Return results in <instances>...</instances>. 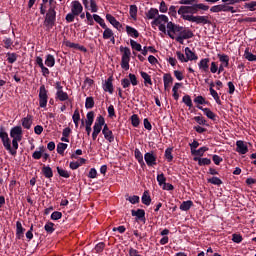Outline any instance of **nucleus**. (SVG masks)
<instances>
[{
  "mask_svg": "<svg viewBox=\"0 0 256 256\" xmlns=\"http://www.w3.org/2000/svg\"><path fill=\"white\" fill-rule=\"evenodd\" d=\"M132 217H137V219H144L145 218V210L138 209V210H132Z\"/></svg>",
  "mask_w": 256,
  "mask_h": 256,
  "instance_id": "nucleus-34",
  "label": "nucleus"
},
{
  "mask_svg": "<svg viewBox=\"0 0 256 256\" xmlns=\"http://www.w3.org/2000/svg\"><path fill=\"white\" fill-rule=\"evenodd\" d=\"M194 121H196V123H198V125H206L207 126V120H205V118H203L202 116H195Z\"/></svg>",
  "mask_w": 256,
  "mask_h": 256,
  "instance_id": "nucleus-58",
  "label": "nucleus"
},
{
  "mask_svg": "<svg viewBox=\"0 0 256 256\" xmlns=\"http://www.w3.org/2000/svg\"><path fill=\"white\" fill-rule=\"evenodd\" d=\"M46 67H55V56L48 54L45 59Z\"/></svg>",
  "mask_w": 256,
  "mask_h": 256,
  "instance_id": "nucleus-29",
  "label": "nucleus"
},
{
  "mask_svg": "<svg viewBox=\"0 0 256 256\" xmlns=\"http://www.w3.org/2000/svg\"><path fill=\"white\" fill-rule=\"evenodd\" d=\"M193 207V201L191 200H187L182 202V204L180 205V210L181 211H189V209H191Z\"/></svg>",
  "mask_w": 256,
  "mask_h": 256,
  "instance_id": "nucleus-30",
  "label": "nucleus"
},
{
  "mask_svg": "<svg viewBox=\"0 0 256 256\" xmlns=\"http://www.w3.org/2000/svg\"><path fill=\"white\" fill-rule=\"evenodd\" d=\"M61 217H63V214L59 211H55L51 214V219L53 221H59V219H61Z\"/></svg>",
  "mask_w": 256,
  "mask_h": 256,
  "instance_id": "nucleus-59",
  "label": "nucleus"
},
{
  "mask_svg": "<svg viewBox=\"0 0 256 256\" xmlns=\"http://www.w3.org/2000/svg\"><path fill=\"white\" fill-rule=\"evenodd\" d=\"M244 59H246L247 61H256V55H254L253 53H251L249 51V48H246L244 51Z\"/></svg>",
  "mask_w": 256,
  "mask_h": 256,
  "instance_id": "nucleus-32",
  "label": "nucleus"
},
{
  "mask_svg": "<svg viewBox=\"0 0 256 256\" xmlns=\"http://www.w3.org/2000/svg\"><path fill=\"white\" fill-rule=\"evenodd\" d=\"M194 103H196V105H205L207 104V101L205 100V98L203 96H197L196 98H194Z\"/></svg>",
  "mask_w": 256,
  "mask_h": 256,
  "instance_id": "nucleus-51",
  "label": "nucleus"
},
{
  "mask_svg": "<svg viewBox=\"0 0 256 256\" xmlns=\"http://www.w3.org/2000/svg\"><path fill=\"white\" fill-rule=\"evenodd\" d=\"M176 56H177L178 61H180L181 63H188L187 57H185V54H183L181 51H177Z\"/></svg>",
  "mask_w": 256,
  "mask_h": 256,
  "instance_id": "nucleus-55",
  "label": "nucleus"
},
{
  "mask_svg": "<svg viewBox=\"0 0 256 256\" xmlns=\"http://www.w3.org/2000/svg\"><path fill=\"white\" fill-rule=\"evenodd\" d=\"M57 173L60 177H64V179H69L71 177V173H69V171L61 168V167H57Z\"/></svg>",
  "mask_w": 256,
  "mask_h": 256,
  "instance_id": "nucleus-31",
  "label": "nucleus"
},
{
  "mask_svg": "<svg viewBox=\"0 0 256 256\" xmlns=\"http://www.w3.org/2000/svg\"><path fill=\"white\" fill-rule=\"evenodd\" d=\"M144 161H146L148 167H153L157 165V156L153 152H147L144 154Z\"/></svg>",
  "mask_w": 256,
  "mask_h": 256,
  "instance_id": "nucleus-12",
  "label": "nucleus"
},
{
  "mask_svg": "<svg viewBox=\"0 0 256 256\" xmlns=\"http://www.w3.org/2000/svg\"><path fill=\"white\" fill-rule=\"evenodd\" d=\"M199 3V0H180V5H197Z\"/></svg>",
  "mask_w": 256,
  "mask_h": 256,
  "instance_id": "nucleus-52",
  "label": "nucleus"
},
{
  "mask_svg": "<svg viewBox=\"0 0 256 256\" xmlns=\"http://www.w3.org/2000/svg\"><path fill=\"white\" fill-rule=\"evenodd\" d=\"M90 11L91 13H97L99 11V7H97V2L95 0H90Z\"/></svg>",
  "mask_w": 256,
  "mask_h": 256,
  "instance_id": "nucleus-54",
  "label": "nucleus"
},
{
  "mask_svg": "<svg viewBox=\"0 0 256 256\" xmlns=\"http://www.w3.org/2000/svg\"><path fill=\"white\" fill-rule=\"evenodd\" d=\"M7 61L10 63V65H13L15 61H17V54L8 52L7 53Z\"/></svg>",
  "mask_w": 256,
  "mask_h": 256,
  "instance_id": "nucleus-44",
  "label": "nucleus"
},
{
  "mask_svg": "<svg viewBox=\"0 0 256 256\" xmlns=\"http://www.w3.org/2000/svg\"><path fill=\"white\" fill-rule=\"evenodd\" d=\"M23 233H25V229L23 228V225L20 221L16 222V236L18 239H21L23 237Z\"/></svg>",
  "mask_w": 256,
  "mask_h": 256,
  "instance_id": "nucleus-27",
  "label": "nucleus"
},
{
  "mask_svg": "<svg viewBox=\"0 0 256 256\" xmlns=\"http://www.w3.org/2000/svg\"><path fill=\"white\" fill-rule=\"evenodd\" d=\"M93 19L96 23H99L102 29L107 27V24H105V20H103V18H101V16H99L98 14H93Z\"/></svg>",
  "mask_w": 256,
  "mask_h": 256,
  "instance_id": "nucleus-39",
  "label": "nucleus"
},
{
  "mask_svg": "<svg viewBox=\"0 0 256 256\" xmlns=\"http://www.w3.org/2000/svg\"><path fill=\"white\" fill-rule=\"evenodd\" d=\"M218 59L224 65V67H229V57L227 54H218Z\"/></svg>",
  "mask_w": 256,
  "mask_h": 256,
  "instance_id": "nucleus-33",
  "label": "nucleus"
},
{
  "mask_svg": "<svg viewBox=\"0 0 256 256\" xmlns=\"http://www.w3.org/2000/svg\"><path fill=\"white\" fill-rule=\"evenodd\" d=\"M102 134L104 135V139H106L108 143H113V141H115V136L113 135V131L109 129V126H107V124L104 125L102 129Z\"/></svg>",
  "mask_w": 256,
  "mask_h": 256,
  "instance_id": "nucleus-13",
  "label": "nucleus"
},
{
  "mask_svg": "<svg viewBox=\"0 0 256 256\" xmlns=\"http://www.w3.org/2000/svg\"><path fill=\"white\" fill-rule=\"evenodd\" d=\"M126 33L129 35V37H134V39L139 37V31L131 26H126Z\"/></svg>",
  "mask_w": 256,
  "mask_h": 256,
  "instance_id": "nucleus-24",
  "label": "nucleus"
},
{
  "mask_svg": "<svg viewBox=\"0 0 256 256\" xmlns=\"http://www.w3.org/2000/svg\"><path fill=\"white\" fill-rule=\"evenodd\" d=\"M56 20H57V12L55 11V6H50L44 20V27H46V31H51V29L55 27Z\"/></svg>",
  "mask_w": 256,
  "mask_h": 256,
  "instance_id": "nucleus-3",
  "label": "nucleus"
},
{
  "mask_svg": "<svg viewBox=\"0 0 256 256\" xmlns=\"http://www.w3.org/2000/svg\"><path fill=\"white\" fill-rule=\"evenodd\" d=\"M184 53L186 55L187 62H189V61H197V59H199L197 54H195V52L191 51V48H189V47H186L184 49Z\"/></svg>",
  "mask_w": 256,
  "mask_h": 256,
  "instance_id": "nucleus-18",
  "label": "nucleus"
},
{
  "mask_svg": "<svg viewBox=\"0 0 256 256\" xmlns=\"http://www.w3.org/2000/svg\"><path fill=\"white\" fill-rule=\"evenodd\" d=\"M142 203L144 205H151V196H149V192L145 191L142 195Z\"/></svg>",
  "mask_w": 256,
  "mask_h": 256,
  "instance_id": "nucleus-41",
  "label": "nucleus"
},
{
  "mask_svg": "<svg viewBox=\"0 0 256 256\" xmlns=\"http://www.w3.org/2000/svg\"><path fill=\"white\" fill-rule=\"evenodd\" d=\"M163 83L165 91H169L171 85H173V76H171V74H164Z\"/></svg>",
  "mask_w": 256,
  "mask_h": 256,
  "instance_id": "nucleus-17",
  "label": "nucleus"
},
{
  "mask_svg": "<svg viewBox=\"0 0 256 256\" xmlns=\"http://www.w3.org/2000/svg\"><path fill=\"white\" fill-rule=\"evenodd\" d=\"M168 14L170 17H177V7L176 6H170L168 9Z\"/></svg>",
  "mask_w": 256,
  "mask_h": 256,
  "instance_id": "nucleus-62",
  "label": "nucleus"
},
{
  "mask_svg": "<svg viewBox=\"0 0 256 256\" xmlns=\"http://www.w3.org/2000/svg\"><path fill=\"white\" fill-rule=\"evenodd\" d=\"M86 125H93V121H95V113L90 111L86 115Z\"/></svg>",
  "mask_w": 256,
  "mask_h": 256,
  "instance_id": "nucleus-40",
  "label": "nucleus"
},
{
  "mask_svg": "<svg viewBox=\"0 0 256 256\" xmlns=\"http://www.w3.org/2000/svg\"><path fill=\"white\" fill-rule=\"evenodd\" d=\"M10 137L12 139V149L17 151L20 141H23V128L21 126L12 127L10 129Z\"/></svg>",
  "mask_w": 256,
  "mask_h": 256,
  "instance_id": "nucleus-2",
  "label": "nucleus"
},
{
  "mask_svg": "<svg viewBox=\"0 0 256 256\" xmlns=\"http://www.w3.org/2000/svg\"><path fill=\"white\" fill-rule=\"evenodd\" d=\"M137 5H130V10H129V13H130V17L132 19H137Z\"/></svg>",
  "mask_w": 256,
  "mask_h": 256,
  "instance_id": "nucleus-43",
  "label": "nucleus"
},
{
  "mask_svg": "<svg viewBox=\"0 0 256 256\" xmlns=\"http://www.w3.org/2000/svg\"><path fill=\"white\" fill-rule=\"evenodd\" d=\"M55 99L58 101H68L69 100V94L65 91L56 92Z\"/></svg>",
  "mask_w": 256,
  "mask_h": 256,
  "instance_id": "nucleus-23",
  "label": "nucleus"
},
{
  "mask_svg": "<svg viewBox=\"0 0 256 256\" xmlns=\"http://www.w3.org/2000/svg\"><path fill=\"white\" fill-rule=\"evenodd\" d=\"M194 161H198V165L203 167L204 165H211V159L209 158H194Z\"/></svg>",
  "mask_w": 256,
  "mask_h": 256,
  "instance_id": "nucleus-35",
  "label": "nucleus"
},
{
  "mask_svg": "<svg viewBox=\"0 0 256 256\" xmlns=\"http://www.w3.org/2000/svg\"><path fill=\"white\" fill-rule=\"evenodd\" d=\"M55 224H53L52 222H47L44 226V229L46 231V233H53V231H55Z\"/></svg>",
  "mask_w": 256,
  "mask_h": 256,
  "instance_id": "nucleus-48",
  "label": "nucleus"
},
{
  "mask_svg": "<svg viewBox=\"0 0 256 256\" xmlns=\"http://www.w3.org/2000/svg\"><path fill=\"white\" fill-rule=\"evenodd\" d=\"M139 123H141V121L139 120V116L137 114L132 115L131 124L133 125V127H137Z\"/></svg>",
  "mask_w": 256,
  "mask_h": 256,
  "instance_id": "nucleus-56",
  "label": "nucleus"
},
{
  "mask_svg": "<svg viewBox=\"0 0 256 256\" xmlns=\"http://www.w3.org/2000/svg\"><path fill=\"white\" fill-rule=\"evenodd\" d=\"M75 17H77L76 14H73V12H70L66 15V21L67 23H73L75 21Z\"/></svg>",
  "mask_w": 256,
  "mask_h": 256,
  "instance_id": "nucleus-64",
  "label": "nucleus"
},
{
  "mask_svg": "<svg viewBox=\"0 0 256 256\" xmlns=\"http://www.w3.org/2000/svg\"><path fill=\"white\" fill-rule=\"evenodd\" d=\"M245 9H249V11H255L256 7V1H252L250 3H246L244 5Z\"/></svg>",
  "mask_w": 256,
  "mask_h": 256,
  "instance_id": "nucleus-63",
  "label": "nucleus"
},
{
  "mask_svg": "<svg viewBox=\"0 0 256 256\" xmlns=\"http://www.w3.org/2000/svg\"><path fill=\"white\" fill-rule=\"evenodd\" d=\"M102 88L106 93H110L113 95V77H109L105 82L102 84Z\"/></svg>",
  "mask_w": 256,
  "mask_h": 256,
  "instance_id": "nucleus-15",
  "label": "nucleus"
},
{
  "mask_svg": "<svg viewBox=\"0 0 256 256\" xmlns=\"http://www.w3.org/2000/svg\"><path fill=\"white\" fill-rule=\"evenodd\" d=\"M211 13H221L223 11V5H215L210 8Z\"/></svg>",
  "mask_w": 256,
  "mask_h": 256,
  "instance_id": "nucleus-61",
  "label": "nucleus"
},
{
  "mask_svg": "<svg viewBox=\"0 0 256 256\" xmlns=\"http://www.w3.org/2000/svg\"><path fill=\"white\" fill-rule=\"evenodd\" d=\"M86 109H93L95 107V100L93 97H87L85 102Z\"/></svg>",
  "mask_w": 256,
  "mask_h": 256,
  "instance_id": "nucleus-42",
  "label": "nucleus"
},
{
  "mask_svg": "<svg viewBox=\"0 0 256 256\" xmlns=\"http://www.w3.org/2000/svg\"><path fill=\"white\" fill-rule=\"evenodd\" d=\"M159 15V10L157 8H150L149 11L146 13L147 19H157Z\"/></svg>",
  "mask_w": 256,
  "mask_h": 256,
  "instance_id": "nucleus-22",
  "label": "nucleus"
},
{
  "mask_svg": "<svg viewBox=\"0 0 256 256\" xmlns=\"http://www.w3.org/2000/svg\"><path fill=\"white\" fill-rule=\"evenodd\" d=\"M106 19L115 27V29L121 31L123 25H121V22L117 21V19L113 15L106 14Z\"/></svg>",
  "mask_w": 256,
  "mask_h": 256,
  "instance_id": "nucleus-16",
  "label": "nucleus"
},
{
  "mask_svg": "<svg viewBox=\"0 0 256 256\" xmlns=\"http://www.w3.org/2000/svg\"><path fill=\"white\" fill-rule=\"evenodd\" d=\"M122 53L121 67L124 71H129V61H131V49L129 47H120Z\"/></svg>",
  "mask_w": 256,
  "mask_h": 256,
  "instance_id": "nucleus-6",
  "label": "nucleus"
},
{
  "mask_svg": "<svg viewBox=\"0 0 256 256\" xmlns=\"http://www.w3.org/2000/svg\"><path fill=\"white\" fill-rule=\"evenodd\" d=\"M198 67L200 71L207 73V71H209V58L201 59L200 62L198 63Z\"/></svg>",
  "mask_w": 256,
  "mask_h": 256,
  "instance_id": "nucleus-20",
  "label": "nucleus"
},
{
  "mask_svg": "<svg viewBox=\"0 0 256 256\" xmlns=\"http://www.w3.org/2000/svg\"><path fill=\"white\" fill-rule=\"evenodd\" d=\"M182 102L184 103V105L186 107H189V109H191L193 107V100H191V96H189V95L183 96Z\"/></svg>",
  "mask_w": 256,
  "mask_h": 256,
  "instance_id": "nucleus-38",
  "label": "nucleus"
},
{
  "mask_svg": "<svg viewBox=\"0 0 256 256\" xmlns=\"http://www.w3.org/2000/svg\"><path fill=\"white\" fill-rule=\"evenodd\" d=\"M70 7L71 13H73V15H76L77 17H79V15L83 13V4H81L79 0L72 1Z\"/></svg>",
  "mask_w": 256,
  "mask_h": 256,
  "instance_id": "nucleus-10",
  "label": "nucleus"
},
{
  "mask_svg": "<svg viewBox=\"0 0 256 256\" xmlns=\"http://www.w3.org/2000/svg\"><path fill=\"white\" fill-rule=\"evenodd\" d=\"M236 151L240 155H246V153L249 152V147L247 146V143L243 142V140H238L236 142Z\"/></svg>",
  "mask_w": 256,
  "mask_h": 256,
  "instance_id": "nucleus-14",
  "label": "nucleus"
},
{
  "mask_svg": "<svg viewBox=\"0 0 256 256\" xmlns=\"http://www.w3.org/2000/svg\"><path fill=\"white\" fill-rule=\"evenodd\" d=\"M140 75L142 79H144V85L147 87V85H153V81L151 80V76L147 74V72L141 71Z\"/></svg>",
  "mask_w": 256,
  "mask_h": 256,
  "instance_id": "nucleus-28",
  "label": "nucleus"
},
{
  "mask_svg": "<svg viewBox=\"0 0 256 256\" xmlns=\"http://www.w3.org/2000/svg\"><path fill=\"white\" fill-rule=\"evenodd\" d=\"M167 35L180 45H183L185 39H193V31L183 28V26H177L173 22L167 24Z\"/></svg>",
  "mask_w": 256,
  "mask_h": 256,
  "instance_id": "nucleus-1",
  "label": "nucleus"
},
{
  "mask_svg": "<svg viewBox=\"0 0 256 256\" xmlns=\"http://www.w3.org/2000/svg\"><path fill=\"white\" fill-rule=\"evenodd\" d=\"M165 158L167 159V161L169 163H171V161H173V149L172 148H167L165 150Z\"/></svg>",
  "mask_w": 256,
  "mask_h": 256,
  "instance_id": "nucleus-47",
  "label": "nucleus"
},
{
  "mask_svg": "<svg viewBox=\"0 0 256 256\" xmlns=\"http://www.w3.org/2000/svg\"><path fill=\"white\" fill-rule=\"evenodd\" d=\"M157 181H158V185L163 186L165 185L167 178H165V174L161 173L157 175Z\"/></svg>",
  "mask_w": 256,
  "mask_h": 256,
  "instance_id": "nucleus-49",
  "label": "nucleus"
},
{
  "mask_svg": "<svg viewBox=\"0 0 256 256\" xmlns=\"http://www.w3.org/2000/svg\"><path fill=\"white\" fill-rule=\"evenodd\" d=\"M167 25H169V17L165 14H158L157 17L152 21V25L158 26L161 33H167Z\"/></svg>",
  "mask_w": 256,
  "mask_h": 256,
  "instance_id": "nucleus-4",
  "label": "nucleus"
},
{
  "mask_svg": "<svg viewBox=\"0 0 256 256\" xmlns=\"http://www.w3.org/2000/svg\"><path fill=\"white\" fill-rule=\"evenodd\" d=\"M31 125H33L31 115H28L22 119V127H24V129H31Z\"/></svg>",
  "mask_w": 256,
  "mask_h": 256,
  "instance_id": "nucleus-21",
  "label": "nucleus"
},
{
  "mask_svg": "<svg viewBox=\"0 0 256 256\" xmlns=\"http://www.w3.org/2000/svg\"><path fill=\"white\" fill-rule=\"evenodd\" d=\"M186 21L190 23H196L197 25H209V16H186Z\"/></svg>",
  "mask_w": 256,
  "mask_h": 256,
  "instance_id": "nucleus-9",
  "label": "nucleus"
},
{
  "mask_svg": "<svg viewBox=\"0 0 256 256\" xmlns=\"http://www.w3.org/2000/svg\"><path fill=\"white\" fill-rule=\"evenodd\" d=\"M134 157L140 165H145V161L143 160V153H141V150L138 148L134 150Z\"/></svg>",
  "mask_w": 256,
  "mask_h": 256,
  "instance_id": "nucleus-26",
  "label": "nucleus"
},
{
  "mask_svg": "<svg viewBox=\"0 0 256 256\" xmlns=\"http://www.w3.org/2000/svg\"><path fill=\"white\" fill-rule=\"evenodd\" d=\"M159 11L160 13H167V11H169V8L167 7V3H165V1L160 2Z\"/></svg>",
  "mask_w": 256,
  "mask_h": 256,
  "instance_id": "nucleus-60",
  "label": "nucleus"
},
{
  "mask_svg": "<svg viewBox=\"0 0 256 256\" xmlns=\"http://www.w3.org/2000/svg\"><path fill=\"white\" fill-rule=\"evenodd\" d=\"M48 93L49 91L47 90V88H45V85H41L38 94L39 107H41V109H45V107H47V103L49 101Z\"/></svg>",
  "mask_w": 256,
  "mask_h": 256,
  "instance_id": "nucleus-8",
  "label": "nucleus"
},
{
  "mask_svg": "<svg viewBox=\"0 0 256 256\" xmlns=\"http://www.w3.org/2000/svg\"><path fill=\"white\" fill-rule=\"evenodd\" d=\"M103 125H105V118L100 115L97 117L96 122L93 126V133L99 135V133H101V130L103 129Z\"/></svg>",
  "mask_w": 256,
  "mask_h": 256,
  "instance_id": "nucleus-11",
  "label": "nucleus"
},
{
  "mask_svg": "<svg viewBox=\"0 0 256 256\" xmlns=\"http://www.w3.org/2000/svg\"><path fill=\"white\" fill-rule=\"evenodd\" d=\"M210 95L213 97V99L216 101L217 105H221V98L219 97V93L213 88H209Z\"/></svg>",
  "mask_w": 256,
  "mask_h": 256,
  "instance_id": "nucleus-36",
  "label": "nucleus"
},
{
  "mask_svg": "<svg viewBox=\"0 0 256 256\" xmlns=\"http://www.w3.org/2000/svg\"><path fill=\"white\" fill-rule=\"evenodd\" d=\"M130 45L135 51H142L141 44L137 43V41L130 40Z\"/></svg>",
  "mask_w": 256,
  "mask_h": 256,
  "instance_id": "nucleus-57",
  "label": "nucleus"
},
{
  "mask_svg": "<svg viewBox=\"0 0 256 256\" xmlns=\"http://www.w3.org/2000/svg\"><path fill=\"white\" fill-rule=\"evenodd\" d=\"M68 145L65 143H58L57 145V153L59 155H63V153H65V150L67 149Z\"/></svg>",
  "mask_w": 256,
  "mask_h": 256,
  "instance_id": "nucleus-45",
  "label": "nucleus"
},
{
  "mask_svg": "<svg viewBox=\"0 0 256 256\" xmlns=\"http://www.w3.org/2000/svg\"><path fill=\"white\" fill-rule=\"evenodd\" d=\"M195 13H197L196 4H193L192 6H180L178 10V15H181L184 21H187L186 17H194L193 15H195Z\"/></svg>",
  "mask_w": 256,
  "mask_h": 256,
  "instance_id": "nucleus-7",
  "label": "nucleus"
},
{
  "mask_svg": "<svg viewBox=\"0 0 256 256\" xmlns=\"http://www.w3.org/2000/svg\"><path fill=\"white\" fill-rule=\"evenodd\" d=\"M197 109H200V111H203L206 117H208V119H211L212 121H215V119L217 118V115H215L213 111H211V109L209 108H203V106H197Z\"/></svg>",
  "mask_w": 256,
  "mask_h": 256,
  "instance_id": "nucleus-19",
  "label": "nucleus"
},
{
  "mask_svg": "<svg viewBox=\"0 0 256 256\" xmlns=\"http://www.w3.org/2000/svg\"><path fill=\"white\" fill-rule=\"evenodd\" d=\"M104 29V32H103V39L107 40L109 39L110 37H113V35H115V33H113V30H111V28L105 26V28H102Z\"/></svg>",
  "mask_w": 256,
  "mask_h": 256,
  "instance_id": "nucleus-37",
  "label": "nucleus"
},
{
  "mask_svg": "<svg viewBox=\"0 0 256 256\" xmlns=\"http://www.w3.org/2000/svg\"><path fill=\"white\" fill-rule=\"evenodd\" d=\"M196 5V12L199 13V9L201 11H209V6L203 4V3H199L198 2L195 4Z\"/></svg>",
  "mask_w": 256,
  "mask_h": 256,
  "instance_id": "nucleus-53",
  "label": "nucleus"
},
{
  "mask_svg": "<svg viewBox=\"0 0 256 256\" xmlns=\"http://www.w3.org/2000/svg\"><path fill=\"white\" fill-rule=\"evenodd\" d=\"M0 139L6 151H9L10 155H17V151L11 148V140L9 139V134L5 131V128H0Z\"/></svg>",
  "mask_w": 256,
  "mask_h": 256,
  "instance_id": "nucleus-5",
  "label": "nucleus"
},
{
  "mask_svg": "<svg viewBox=\"0 0 256 256\" xmlns=\"http://www.w3.org/2000/svg\"><path fill=\"white\" fill-rule=\"evenodd\" d=\"M129 81H130V85H133V87H136V85H139V81H137V76H135V74H129Z\"/></svg>",
  "mask_w": 256,
  "mask_h": 256,
  "instance_id": "nucleus-50",
  "label": "nucleus"
},
{
  "mask_svg": "<svg viewBox=\"0 0 256 256\" xmlns=\"http://www.w3.org/2000/svg\"><path fill=\"white\" fill-rule=\"evenodd\" d=\"M208 183H211L212 185H223V181L219 177H212L207 179Z\"/></svg>",
  "mask_w": 256,
  "mask_h": 256,
  "instance_id": "nucleus-46",
  "label": "nucleus"
},
{
  "mask_svg": "<svg viewBox=\"0 0 256 256\" xmlns=\"http://www.w3.org/2000/svg\"><path fill=\"white\" fill-rule=\"evenodd\" d=\"M42 173L46 179H51V177H53V169H51V166H43Z\"/></svg>",
  "mask_w": 256,
  "mask_h": 256,
  "instance_id": "nucleus-25",
  "label": "nucleus"
}]
</instances>
